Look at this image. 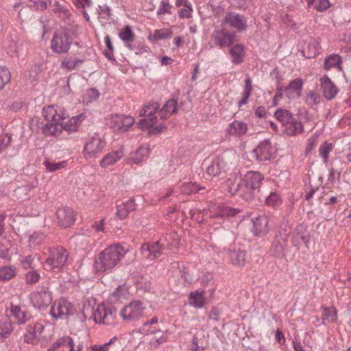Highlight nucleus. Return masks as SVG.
Masks as SVG:
<instances>
[{"mask_svg":"<svg viewBox=\"0 0 351 351\" xmlns=\"http://www.w3.org/2000/svg\"><path fill=\"white\" fill-rule=\"evenodd\" d=\"M146 309L143 303L139 300H133L124 306L119 315L126 322H134L142 318Z\"/></svg>","mask_w":351,"mask_h":351,"instance_id":"obj_7","label":"nucleus"},{"mask_svg":"<svg viewBox=\"0 0 351 351\" xmlns=\"http://www.w3.org/2000/svg\"><path fill=\"white\" fill-rule=\"evenodd\" d=\"M226 165L223 160L220 157H217L212 160L206 167V174L215 177L219 176L221 172L225 171Z\"/></svg>","mask_w":351,"mask_h":351,"instance_id":"obj_26","label":"nucleus"},{"mask_svg":"<svg viewBox=\"0 0 351 351\" xmlns=\"http://www.w3.org/2000/svg\"><path fill=\"white\" fill-rule=\"evenodd\" d=\"M136 208V204L134 199H128L117 204L116 216L120 219H123L128 217L130 212L134 210Z\"/></svg>","mask_w":351,"mask_h":351,"instance_id":"obj_25","label":"nucleus"},{"mask_svg":"<svg viewBox=\"0 0 351 351\" xmlns=\"http://www.w3.org/2000/svg\"><path fill=\"white\" fill-rule=\"evenodd\" d=\"M16 268L13 265H3L0 267V281L5 282L16 276Z\"/></svg>","mask_w":351,"mask_h":351,"instance_id":"obj_38","label":"nucleus"},{"mask_svg":"<svg viewBox=\"0 0 351 351\" xmlns=\"http://www.w3.org/2000/svg\"><path fill=\"white\" fill-rule=\"evenodd\" d=\"M274 115L283 125H287L293 119L292 114L288 110L284 109L277 110Z\"/></svg>","mask_w":351,"mask_h":351,"instance_id":"obj_50","label":"nucleus"},{"mask_svg":"<svg viewBox=\"0 0 351 351\" xmlns=\"http://www.w3.org/2000/svg\"><path fill=\"white\" fill-rule=\"evenodd\" d=\"M253 226L252 232L256 236H264L267 234L269 230V219L266 215H260L252 219Z\"/></svg>","mask_w":351,"mask_h":351,"instance_id":"obj_19","label":"nucleus"},{"mask_svg":"<svg viewBox=\"0 0 351 351\" xmlns=\"http://www.w3.org/2000/svg\"><path fill=\"white\" fill-rule=\"evenodd\" d=\"M178 244V240L176 235H167L164 239H161L158 241H152L143 244L141 247V252L145 258L153 261L161 254L165 246H167L168 248L176 247Z\"/></svg>","mask_w":351,"mask_h":351,"instance_id":"obj_4","label":"nucleus"},{"mask_svg":"<svg viewBox=\"0 0 351 351\" xmlns=\"http://www.w3.org/2000/svg\"><path fill=\"white\" fill-rule=\"evenodd\" d=\"M11 75L10 71L3 66H0V89L3 88L10 81Z\"/></svg>","mask_w":351,"mask_h":351,"instance_id":"obj_55","label":"nucleus"},{"mask_svg":"<svg viewBox=\"0 0 351 351\" xmlns=\"http://www.w3.org/2000/svg\"><path fill=\"white\" fill-rule=\"evenodd\" d=\"M44 237L42 234L34 232L29 236V245L30 247H35L43 243Z\"/></svg>","mask_w":351,"mask_h":351,"instance_id":"obj_57","label":"nucleus"},{"mask_svg":"<svg viewBox=\"0 0 351 351\" xmlns=\"http://www.w3.org/2000/svg\"><path fill=\"white\" fill-rule=\"evenodd\" d=\"M149 156V148L147 145L140 147L132 156V160L135 164H140L146 160Z\"/></svg>","mask_w":351,"mask_h":351,"instance_id":"obj_35","label":"nucleus"},{"mask_svg":"<svg viewBox=\"0 0 351 351\" xmlns=\"http://www.w3.org/2000/svg\"><path fill=\"white\" fill-rule=\"evenodd\" d=\"M306 102L308 105L313 106L319 102V96L313 90L306 93Z\"/></svg>","mask_w":351,"mask_h":351,"instance_id":"obj_59","label":"nucleus"},{"mask_svg":"<svg viewBox=\"0 0 351 351\" xmlns=\"http://www.w3.org/2000/svg\"><path fill=\"white\" fill-rule=\"evenodd\" d=\"M10 314L19 324L25 323L29 318V315L18 305L12 304L10 306Z\"/></svg>","mask_w":351,"mask_h":351,"instance_id":"obj_41","label":"nucleus"},{"mask_svg":"<svg viewBox=\"0 0 351 351\" xmlns=\"http://www.w3.org/2000/svg\"><path fill=\"white\" fill-rule=\"evenodd\" d=\"M318 136V135L314 134L308 139L306 145L307 152H311L315 147Z\"/></svg>","mask_w":351,"mask_h":351,"instance_id":"obj_64","label":"nucleus"},{"mask_svg":"<svg viewBox=\"0 0 351 351\" xmlns=\"http://www.w3.org/2000/svg\"><path fill=\"white\" fill-rule=\"evenodd\" d=\"M3 48L7 53L12 57H19L21 45L18 44L10 38H6L3 41Z\"/></svg>","mask_w":351,"mask_h":351,"instance_id":"obj_36","label":"nucleus"},{"mask_svg":"<svg viewBox=\"0 0 351 351\" xmlns=\"http://www.w3.org/2000/svg\"><path fill=\"white\" fill-rule=\"evenodd\" d=\"M230 195L239 193L241 196V188L243 186L242 178L240 176L233 175L230 177L225 184Z\"/></svg>","mask_w":351,"mask_h":351,"instance_id":"obj_27","label":"nucleus"},{"mask_svg":"<svg viewBox=\"0 0 351 351\" xmlns=\"http://www.w3.org/2000/svg\"><path fill=\"white\" fill-rule=\"evenodd\" d=\"M223 25H228L230 28L241 32L247 29V20L244 16L236 12H229L222 20Z\"/></svg>","mask_w":351,"mask_h":351,"instance_id":"obj_12","label":"nucleus"},{"mask_svg":"<svg viewBox=\"0 0 351 351\" xmlns=\"http://www.w3.org/2000/svg\"><path fill=\"white\" fill-rule=\"evenodd\" d=\"M40 279V273L34 269L27 272L25 276V282L28 285L35 284L38 282Z\"/></svg>","mask_w":351,"mask_h":351,"instance_id":"obj_53","label":"nucleus"},{"mask_svg":"<svg viewBox=\"0 0 351 351\" xmlns=\"http://www.w3.org/2000/svg\"><path fill=\"white\" fill-rule=\"evenodd\" d=\"M19 250L8 241L0 243V257L10 260L13 254H17Z\"/></svg>","mask_w":351,"mask_h":351,"instance_id":"obj_34","label":"nucleus"},{"mask_svg":"<svg viewBox=\"0 0 351 351\" xmlns=\"http://www.w3.org/2000/svg\"><path fill=\"white\" fill-rule=\"evenodd\" d=\"M254 154L258 160L267 161L274 157L276 150L269 140H265L254 149Z\"/></svg>","mask_w":351,"mask_h":351,"instance_id":"obj_15","label":"nucleus"},{"mask_svg":"<svg viewBox=\"0 0 351 351\" xmlns=\"http://www.w3.org/2000/svg\"><path fill=\"white\" fill-rule=\"evenodd\" d=\"M204 189V187H201L195 182H184L180 186L181 193L186 195L195 193Z\"/></svg>","mask_w":351,"mask_h":351,"instance_id":"obj_44","label":"nucleus"},{"mask_svg":"<svg viewBox=\"0 0 351 351\" xmlns=\"http://www.w3.org/2000/svg\"><path fill=\"white\" fill-rule=\"evenodd\" d=\"M319 43L317 40L311 38L303 49V55L307 58L315 57L319 53Z\"/></svg>","mask_w":351,"mask_h":351,"instance_id":"obj_31","label":"nucleus"},{"mask_svg":"<svg viewBox=\"0 0 351 351\" xmlns=\"http://www.w3.org/2000/svg\"><path fill=\"white\" fill-rule=\"evenodd\" d=\"M82 63V60L73 57H69L64 58L62 63L61 66L66 69L68 71H71L76 69L78 66H80Z\"/></svg>","mask_w":351,"mask_h":351,"instance_id":"obj_45","label":"nucleus"},{"mask_svg":"<svg viewBox=\"0 0 351 351\" xmlns=\"http://www.w3.org/2000/svg\"><path fill=\"white\" fill-rule=\"evenodd\" d=\"M58 223L64 228L69 227L75 221L73 210L69 207L60 208L56 213Z\"/></svg>","mask_w":351,"mask_h":351,"instance_id":"obj_20","label":"nucleus"},{"mask_svg":"<svg viewBox=\"0 0 351 351\" xmlns=\"http://www.w3.org/2000/svg\"><path fill=\"white\" fill-rule=\"evenodd\" d=\"M324 67L326 71L335 67L341 71V58L337 54H331L327 56L324 61Z\"/></svg>","mask_w":351,"mask_h":351,"instance_id":"obj_39","label":"nucleus"},{"mask_svg":"<svg viewBox=\"0 0 351 351\" xmlns=\"http://www.w3.org/2000/svg\"><path fill=\"white\" fill-rule=\"evenodd\" d=\"M265 203L269 206H276L281 203V198L277 193L271 192L266 198Z\"/></svg>","mask_w":351,"mask_h":351,"instance_id":"obj_58","label":"nucleus"},{"mask_svg":"<svg viewBox=\"0 0 351 351\" xmlns=\"http://www.w3.org/2000/svg\"><path fill=\"white\" fill-rule=\"evenodd\" d=\"M112 295L117 300H123L128 298L129 295L128 287L125 285L119 286L113 292Z\"/></svg>","mask_w":351,"mask_h":351,"instance_id":"obj_54","label":"nucleus"},{"mask_svg":"<svg viewBox=\"0 0 351 351\" xmlns=\"http://www.w3.org/2000/svg\"><path fill=\"white\" fill-rule=\"evenodd\" d=\"M128 250L120 244L111 245L102 250L94 260L95 273L111 271L127 254Z\"/></svg>","mask_w":351,"mask_h":351,"instance_id":"obj_1","label":"nucleus"},{"mask_svg":"<svg viewBox=\"0 0 351 351\" xmlns=\"http://www.w3.org/2000/svg\"><path fill=\"white\" fill-rule=\"evenodd\" d=\"M31 187L29 186H22L17 188L15 191V195L19 199L23 201L28 198L29 197V191H30Z\"/></svg>","mask_w":351,"mask_h":351,"instance_id":"obj_56","label":"nucleus"},{"mask_svg":"<svg viewBox=\"0 0 351 351\" xmlns=\"http://www.w3.org/2000/svg\"><path fill=\"white\" fill-rule=\"evenodd\" d=\"M72 313L73 305L65 299L55 301L50 309V315L56 319H62Z\"/></svg>","mask_w":351,"mask_h":351,"instance_id":"obj_13","label":"nucleus"},{"mask_svg":"<svg viewBox=\"0 0 351 351\" xmlns=\"http://www.w3.org/2000/svg\"><path fill=\"white\" fill-rule=\"evenodd\" d=\"M322 319L327 322H335L337 319V311L334 307H324Z\"/></svg>","mask_w":351,"mask_h":351,"instance_id":"obj_49","label":"nucleus"},{"mask_svg":"<svg viewBox=\"0 0 351 351\" xmlns=\"http://www.w3.org/2000/svg\"><path fill=\"white\" fill-rule=\"evenodd\" d=\"M160 105L156 101L145 104L140 112L141 117H147L140 120L137 125L141 130H148L149 133L157 134L162 132L167 126L158 119Z\"/></svg>","mask_w":351,"mask_h":351,"instance_id":"obj_2","label":"nucleus"},{"mask_svg":"<svg viewBox=\"0 0 351 351\" xmlns=\"http://www.w3.org/2000/svg\"><path fill=\"white\" fill-rule=\"evenodd\" d=\"M285 125V132L289 136L296 135L302 132L304 130V127L302 123L293 118Z\"/></svg>","mask_w":351,"mask_h":351,"instance_id":"obj_40","label":"nucleus"},{"mask_svg":"<svg viewBox=\"0 0 351 351\" xmlns=\"http://www.w3.org/2000/svg\"><path fill=\"white\" fill-rule=\"evenodd\" d=\"M29 299L35 308H45L51 303L52 294L47 289H42L32 293Z\"/></svg>","mask_w":351,"mask_h":351,"instance_id":"obj_14","label":"nucleus"},{"mask_svg":"<svg viewBox=\"0 0 351 351\" xmlns=\"http://www.w3.org/2000/svg\"><path fill=\"white\" fill-rule=\"evenodd\" d=\"M247 124L240 120L233 121L226 128L227 134L234 137H241L247 133Z\"/></svg>","mask_w":351,"mask_h":351,"instance_id":"obj_23","label":"nucleus"},{"mask_svg":"<svg viewBox=\"0 0 351 351\" xmlns=\"http://www.w3.org/2000/svg\"><path fill=\"white\" fill-rule=\"evenodd\" d=\"M120 39L124 43L125 46L132 49L130 43L134 40V34L129 25L125 26L119 33Z\"/></svg>","mask_w":351,"mask_h":351,"instance_id":"obj_37","label":"nucleus"},{"mask_svg":"<svg viewBox=\"0 0 351 351\" xmlns=\"http://www.w3.org/2000/svg\"><path fill=\"white\" fill-rule=\"evenodd\" d=\"M99 96V93L95 89L87 90L83 95L82 101L84 104H88L95 101Z\"/></svg>","mask_w":351,"mask_h":351,"instance_id":"obj_52","label":"nucleus"},{"mask_svg":"<svg viewBox=\"0 0 351 351\" xmlns=\"http://www.w3.org/2000/svg\"><path fill=\"white\" fill-rule=\"evenodd\" d=\"M84 113H81L71 118L66 123H63V129L69 132L76 131L81 123L85 119Z\"/></svg>","mask_w":351,"mask_h":351,"instance_id":"obj_33","label":"nucleus"},{"mask_svg":"<svg viewBox=\"0 0 351 351\" xmlns=\"http://www.w3.org/2000/svg\"><path fill=\"white\" fill-rule=\"evenodd\" d=\"M106 145L104 137L98 133L88 136L84 143L83 156L85 159L97 157Z\"/></svg>","mask_w":351,"mask_h":351,"instance_id":"obj_5","label":"nucleus"},{"mask_svg":"<svg viewBox=\"0 0 351 351\" xmlns=\"http://www.w3.org/2000/svg\"><path fill=\"white\" fill-rule=\"evenodd\" d=\"M226 256L234 265L240 267L245 264V254L244 251L235 243L230 245L226 252Z\"/></svg>","mask_w":351,"mask_h":351,"instance_id":"obj_18","label":"nucleus"},{"mask_svg":"<svg viewBox=\"0 0 351 351\" xmlns=\"http://www.w3.org/2000/svg\"><path fill=\"white\" fill-rule=\"evenodd\" d=\"M184 8H182L179 12V16L180 18H186L189 19L191 17V14L193 12L191 5L186 3L183 5Z\"/></svg>","mask_w":351,"mask_h":351,"instance_id":"obj_62","label":"nucleus"},{"mask_svg":"<svg viewBox=\"0 0 351 351\" xmlns=\"http://www.w3.org/2000/svg\"><path fill=\"white\" fill-rule=\"evenodd\" d=\"M45 329V326L40 322L28 326L24 336V341L27 343L36 344Z\"/></svg>","mask_w":351,"mask_h":351,"instance_id":"obj_21","label":"nucleus"},{"mask_svg":"<svg viewBox=\"0 0 351 351\" xmlns=\"http://www.w3.org/2000/svg\"><path fill=\"white\" fill-rule=\"evenodd\" d=\"M115 315L116 311L114 308L104 304H100L94 311L93 319L95 323L110 324L113 322Z\"/></svg>","mask_w":351,"mask_h":351,"instance_id":"obj_11","label":"nucleus"},{"mask_svg":"<svg viewBox=\"0 0 351 351\" xmlns=\"http://www.w3.org/2000/svg\"><path fill=\"white\" fill-rule=\"evenodd\" d=\"M333 148L334 145L332 143L327 141L324 142L322 145H320L319 148V154L325 164H327L329 158V154L333 149Z\"/></svg>","mask_w":351,"mask_h":351,"instance_id":"obj_46","label":"nucleus"},{"mask_svg":"<svg viewBox=\"0 0 351 351\" xmlns=\"http://www.w3.org/2000/svg\"><path fill=\"white\" fill-rule=\"evenodd\" d=\"M212 40L217 46L224 48L233 44L234 35L224 29H216L212 34Z\"/></svg>","mask_w":351,"mask_h":351,"instance_id":"obj_16","label":"nucleus"},{"mask_svg":"<svg viewBox=\"0 0 351 351\" xmlns=\"http://www.w3.org/2000/svg\"><path fill=\"white\" fill-rule=\"evenodd\" d=\"M13 328L10 321L8 319L0 321V342H3L12 332Z\"/></svg>","mask_w":351,"mask_h":351,"instance_id":"obj_42","label":"nucleus"},{"mask_svg":"<svg viewBox=\"0 0 351 351\" xmlns=\"http://www.w3.org/2000/svg\"><path fill=\"white\" fill-rule=\"evenodd\" d=\"M189 304L196 308H202L206 304L203 290H196L189 295Z\"/></svg>","mask_w":351,"mask_h":351,"instance_id":"obj_28","label":"nucleus"},{"mask_svg":"<svg viewBox=\"0 0 351 351\" xmlns=\"http://www.w3.org/2000/svg\"><path fill=\"white\" fill-rule=\"evenodd\" d=\"M134 122L133 117L125 114H113L108 119V125L119 132L128 131Z\"/></svg>","mask_w":351,"mask_h":351,"instance_id":"obj_10","label":"nucleus"},{"mask_svg":"<svg viewBox=\"0 0 351 351\" xmlns=\"http://www.w3.org/2000/svg\"><path fill=\"white\" fill-rule=\"evenodd\" d=\"M117 339L116 337H112L108 342L98 346H93L90 347V351H108L109 346Z\"/></svg>","mask_w":351,"mask_h":351,"instance_id":"obj_60","label":"nucleus"},{"mask_svg":"<svg viewBox=\"0 0 351 351\" xmlns=\"http://www.w3.org/2000/svg\"><path fill=\"white\" fill-rule=\"evenodd\" d=\"M171 10V5H169L167 1H162L158 10L157 11L158 15H164L165 14L169 13Z\"/></svg>","mask_w":351,"mask_h":351,"instance_id":"obj_61","label":"nucleus"},{"mask_svg":"<svg viewBox=\"0 0 351 351\" xmlns=\"http://www.w3.org/2000/svg\"><path fill=\"white\" fill-rule=\"evenodd\" d=\"M303 81L300 78L292 80L286 87L284 92L289 99L299 98L302 93Z\"/></svg>","mask_w":351,"mask_h":351,"instance_id":"obj_24","label":"nucleus"},{"mask_svg":"<svg viewBox=\"0 0 351 351\" xmlns=\"http://www.w3.org/2000/svg\"><path fill=\"white\" fill-rule=\"evenodd\" d=\"M178 110V102L175 99L167 101L158 112V117L161 121L176 113Z\"/></svg>","mask_w":351,"mask_h":351,"instance_id":"obj_29","label":"nucleus"},{"mask_svg":"<svg viewBox=\"0 0 351 351\" xmlns=\"http://www.w3.org/2000/svg\"><path fill=\"white\" fill-rule=\"evenodd\" d=\"M31 1L36 10H44L51 3V0H31Z\"/></svg>","mask_w":351,"mask_h":351,"instance_id":"obj_63","label":"nucleus"},{"mask_svg":"<svg viewBox=\"0 0 351 351\" xmlns=\"http://www.w3.org/2000/svg\"><path fill=\"white\" fill-rule=\"evenodd\" d=\"M123 156L124 147L123 146H119L106 154L99 161V165L101 168L106 169L117 164Z\"/></svg>","mask_w":351,"mask_h":351,"instance_id":"obj_17","label":"nucleus"},{"mask_svg":"<svg viewBox=\"0 0 351 351\" xmlns=\"http://www.w3.org/2000/svg\"><path fill=\"white\" fill-rule=\"evenodd\" d=\"M172 31L168 28L156 29L149 36V40H158L171 37Z\"/></svg>","mask_w":351,"mask_h":351,"instance_id":"obj_47","label":"nucleus"},{"mask_svg":"<svg viewBox=\"0 0 351 351\" xmlns=\"http://www.w3.org/2000/svg\"><path fill=\"white\" fill-rule=\"evenodd\" d=\"M37 257L38 260L40 261V256L35 254V255H27V256H21L19 258V263L21 265V267L25 269H34L36 267L35 265V259Z\"/></svg>","mask_w":351,"mask_h":351,"instance_id":"obj_43","label":"nucleus"},{"mask_svg":"<svg viewBox=\"0 0 351 351\" xmlns=\"http://www.w3.org/2000/svg\"><path fill=\"white\" fill-rule=\"evenodd\" d=\"M319 82L324 97L328 100L333 99L338 93L337 87L327 75L322 77Z\"/></svg>","mask_w":351,"mask_h":351,"instance_id":"obj_22","label":"nucleus"},{"mask_svg":"<svg viewBox=\"0 0 351 351\" xmlns=\"http://www.w3.org/2000/svg\"><path fill=\"white\" fill-rule=\"evenodd\" d=\"M68 258V253L62 247L51 249L49 251V256L45 261V268L58 272L64 267Z\"/></svg>","mask_w":351,"mask_h":351,"instance_id":"obj_8","label":"nucleus"},{"mask_svg":"<svg viewBox=\"0 0 351 351\" xmlns=\"http://www.w3.org/2000/svg\"><path fill=\"white\" fill-rule=\"evenodd\" d=\"M263 178L258 171H248L242 179L241 196L246 200L251 199L254 191L259 188Z\"/></svg>","mask_w":351,"mask_h":351,"instance_id":"obj_6","label":"nucleus"},{"mask_svg":"<svg viewBox=\"0 0 351 351\" xmlns=\"http://www.w3.org/2000/svg\"><path fill=\"white\" fill-rule=\"evenodd\" d=\"M71 44V39L65 29H59L56 31L51 40V49L56 53H66Z\"/></svg>","mask_w":351,"mask_h":351,"instance_id":"obj_9","label":"nucleus"},{"mask_svg":"<svg viewBox=\"0 0 351 351\" xmlns=\"http://www.w3.org/2000/svg\"><path fill=\"white\" fill-rule=\"evenodd\" d=\"M43 165L47 171L53 172L64 168L66 165V161L64 160L58 162H54L50 161L49 159H45L43 162Z\"/></svg>","mask_w":351,"mask_h":351,"instance_id":"obj_48","label":"nucleus"},{"mask_svg":"<svg viewBox=\"0 0 351 351\" xmlns=\"http://www.w3.org/2000/svg\"><path fill=\"white\" fill-rule=\"evenodd\" d=\"M56 342L59 348H62L61 351H64L65 348L69 349V351H80L82 349V344H78L75 347L73 339L69 336L62 337L58 339Z\"/></svg>","mask_w":351,"mask_h":351,"instance_id":"obj_30","label":"nucleus"},{"mask_svg":"<svg viewBox=\"0 0 351 351\" xmlns=\"http://www.w3.org/2000/svg\"><path fill=\"white\" fill-rule=\"evenodd\" d=\"M94 311L90 305H86L83 307L81 312L77 314V318L82 322L87 319H90L93 317Z\"/></svg>","mask_w":351,"mask_h":351,"instance_id":"obj_51","label":"nucleus"},{"mask_svg":"<svg viewBox=\"0 0 351 351\" xmlns=\"http://www.w3.org/2000/svg\"><path fill=\"white\" fill-rule=\"evenodd\" d=\"M230 53L234 64H241L243 61L244 47L241 44H236L230 47Z\"/></svg>","mask_w":351,"mask_h":351,"instance_id":"obj_32","label":"nucleus"},{"mask_svg":"<svg viewBox=\"0 0 351 351\" xmlns=\"http://www.w3.org/2000/svg\"><path fill=\"white\" fill-rule=\"evenodd\" d=\"M43 115L47 121L43 131L48 136L56 135L61 132L63 130L64 121L69 117L66 110L56 104L43 108Z\"/></svg>","mask_w":351,"mask_h":351,"instance_id":"obj_3","label":"nucleus"}]
</instances>
